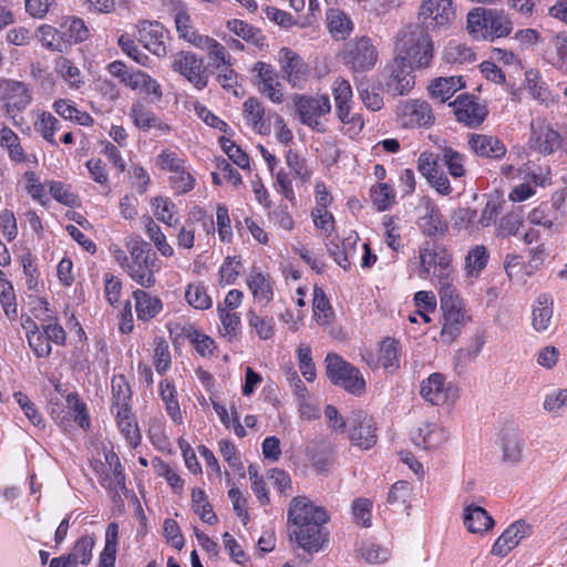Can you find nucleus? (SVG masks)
I'll return each instance as SVG.
<instances>
[{
    "label": "nucleus",
    "instance_id": "19",
    "mask_svg": "<svg viewBox=\"0 0 567 567\" xmlns=\"http://www.w3.org/2000/svg\"><path fill=\"white\" fill-rule=\"evenodd\" d=\"M532 146L542 154H551L560 147L561 138L557 131L545 123L532 125Z\"/></svg>",
    "mask_w": 567,
    "mask_h": 567
},
{
    "label": "nucleus",
    "instance_id": "47",
    "mask_svg": "<svg viewBox=\"0 0 567 567\" xmlns=\"http://www.w3.org/2000/svg\"><path fill=\"white\" fill-rule=\"evenodd\" d=\"M110 467L112 470V474H107L102 480V485L111 491H126L125 486V474L123 472L121 462L116 455H112L111 460L106 457Z\"/></svg>",
    "mask_w": 567,
    "mask_h": 567
},
{
    "label": "nucleus",
    "instance_id": "52",
    "mask_svg": "<svg viewBox=\"0 0 567 567\" xmlns=\"http://www.w3.org/2000/svg\"><path fill=\"white\" fill-rule=\"evenodd\" d=\"M39 33L40 40L44 47L59 52L66 50L61 28L58 30L51 25L44 24L39 28Z\"/></svg>",
    "mask_w": 567,
    "mask_h": 567
},
{
    "label": "nucleus",
    "instance_id": "25",
    "mask_svg": "<svg viewBox=\"0 0 567 567\" xmlns=\"http://www.w3.org/2000/svg\"><path fill=\"white\" fill-rule=\"evenodd\" d=\"M244 116L258 134H268L270 124L264 118L265 109L256 97H249L244 103Z\"/></svg>",
    "mask_w": 567,
    "mask_h": 567
},
{
    "label": "nucleus",
    "instance_id": "42",
    "mask_svg": "<svg viewBox=\"0 0 567 567\" xmlns=\"http://www.w3.org/2000/svg\"><path fill=\"white\" fill-rule=\"evenodd\" d=\"M153 206H155L154 215L158 220L169 227H176L179 224L177 207L171 198L161 196L155 197Z\"/></svg>",
    "mask_w": 567,
    "mask_h": 567
},
{
    "label": "nucleus",
    "instance_id": "30",
    "mask_svg": "<svg viewBox=\"0 0 567 567\" xmlns=\"http://www.w3.org/2000/svg\"><path fill=\"white\" fill-rule=\"evenodd\" d=\"M524 444V439L518 432L514 430L505 431L502 436L504 461L517 464L522 460Z\"/></svg>",
    "mask_w": 567,
    "mask_h": 567
},
{
    "label": "nucleus",
    "instance_id": "58",
    "mask_svg": "<svg viewBox=\"0 0 567 567\" xmlns=\"http://www.w3.org/2000/svg\"><path fill=\"white\" fill-rule=\"evenodd\" d=\"M312 306L315 316L318 317V321L327 323L328 319L332 315L331 305L324 291L317 286L313 289Z\"/></svg>",
    "mask_w": 567,
    "mask_h": 567
},
{
    "label": "nucleus",
    "instance_id": "14",
    "mask_svg": "<svg viewBox=\"0 0 567 567\" xmlns=\"http://www.w3.org/2000/svg\"><path fill=\"white\" fill-rule=\"evenodd\" d=\"M413 69H416L410 60L405 59L403 54H398L386 70L390 76L388 87L395 95L406 94L414 85V76L412 75Z\"/></svg>",
    "mask_w": 567,
    "mask_h": 567
},
{
    "label": "nucleus",
    "instance_id": "32",
    "mask_svg": "<svg viewBox=\"0 0 567 567\" xmlns=\"http://www.w3.org/2000/svg\"><path fill=\"white\" fill-rule=\"evenodd\" d=\"M131 116L133 117L134 124L144 131L150 128H157L162 132H169L171 127L163 121H161L152 111L146 110L141 104H134L131 110Z\"/></svg>",
    "mask_w": 567,
    "mask_h": 567
},
{
    "label": "nucleus",
    "instance_id": "4",
    "mask_svg": "<svg viewBox=\"0 0 567 567\" xmlns=\"http://www.w3.org/2000/svg\"><path fill=\"white\" fill-rule=\"evenodd\" d=\"M378 50L371 38L357 37L344 43L340 52L341 62L353 72H368L378 61Z\"/></svg>",
    "mask_w": 567,
    "mask_h": 567
},
{
    "label": "nucleus",
    "instance_id": "53",
    "mask_svg": "<svg viewBox=\"0 0 567 567\" xmlns=\"http://www.w3.org/2000/svg\"><path fill=\"white\" fill-rule=\"evenodd\" d=\"M146 234L163 256L171 257L174 255V249L166 241V237L161 227L150 217L147 218Z\"/></svg>",
    "mask_w": 567,
    "mask_h": 567
},
{
    "label": "nucleus",
    "instance_id": "13",
    "mask_svg": "<svg viewBox=\"0 0 567 567\" xmlns=\"http://www.w3.org/2000/svg\"><path fill=\"white\" fill-rule=\"evenodd\" d=\"M450 106L453 107L457 122L474 128L484 122L488 113L486 105L480 103L475 96L466 93L458 95L450 103Z\"/></svg>",
    "mask_w": 567,
    "mask_h": 567
},
{
    "label": "nucleus",
    "instance_id": "37",
    "mask_svg": "<svg viewBox=\"0 0 567 567\" xmlns=\"http://www.w3.org/2000/svg\"><path fill=\"white\" fill-rule=\"evenodd\" d=\"M553 52L549 62L558 70L567 73V32H559L551 37L549 42Z\"/></svg>",
    "mask_w": 567,
    "mask_h": 567
},
{
    "label": "nucleus",
    "instance_id": "50",
    "mask_svg": "<svg viewBox=\"0 0 567 567\" xmlns=\"http://www.w3.org/2000/svg\"><path fill=\"white\" fill-rule=\"evenodd\" d=\"M442 162L447 167L449 173L453 177H462L465 175L466 169L464 166L465 157L460 152L451 148L444 147L442 150Z\"/></svg>",
    "mask_w": 567,
    "mask_h": 567
},
{
    "label": "nucleus",
    "instance_id": "8",
    "mask_svg": "<svg viewBox=\"0 0 567 567\" xmlns=\"http://www.w3.org/2000/svg\"><path fill=\"white\" fill-rule=\"evenodd\" d=\"M452 281L447 286L440 285L441 310L443 311L444 324L441 331L442 337L453 341L460 333V323L464 313L461 309L458 296L454 293Z\"/></svg>",
    "mask_w": 567,
    "mask_h": 567
},
{
    "label": "nucleus",
    "instance_id": "39",
    "mask_svg": "<svg viewBox=\"0 0 567 567\" xmlns=\"http://www.w3.org/2000/svg\"><path fill=\"white\" fill-rule=\"evenodd\" d=\"M192 507L204 523L215 525L218 522V517L207 501L204 489L199 487H195L192 491Z\"/></svg>",
    "mask_w": 567,
    "mask_h": 567
},
{
    "label": "nucleus",
    "instance_id": "6",
    "mask_svg": "<svg viewBox=\"0 0 567 567\" xmlns=\"http://www.w3.org/2000/svg\"><path fill=\"white\" fill-rule=\"evenodd\" d=\"M420 277L427 278L432 275L437 278L439 285L445 286L452 281V255L444 246L426 244L420 249Z\"/></svg>",
    "mask_w": 567,
    "mask_h": 567
},
{
    "label": "nucleus",
    "instance_id": "16",
    "mask_svg": "<svg viewBox=\"0 0 567 567\" xmlns=\"http://www.w3.org/2000/svg\"><path fill=\"white\" fill-rule=\"evenodd\" d=\"M533 526L524 519L511 524L494 543L491 553L498 557H505L524 538L532 535Z\"/></svg>",
    "mask_w": 567,
    "mask_h": 567
},
{
    "label": "nucleus",
    "instance_id": "64",
    "mask_svg": "<svg viewBox=\"0 0 567 567\" xmlns=\"http://www.w3.org/2000/svg\"><path fill=\"white\" fill-rule=\"evenodd\" d=\"M399 343L390 338L382 342L380 349V360L385 369L399 368Z\"/></svg>",
    "mask_w": 567,
    "mask_h": 567
},
{
    "label": "nucleus",
    "instance_id": "63",
    "mask_svg": "<svg viewBox=\"0 0 567 567\" xmlns=\"http://www.w3.org/2000/svg\"><path fill=\"white\" fill-rule=\"evenodd\" d=\"M297 353L301 374L307 381L312 382L316 378V367L311 357V348L307 344H300Z\"/></svg>",
    "mask_w": 567,
    "mask_h": 567
},
{
    "label": "nucleus",
    "instance_id": "3",
    "mask_svg": "<svg viewBox=\"0 0 567 567\" xmlns=\"http://www.w3.org/2000/svg\"><path fill=\"white\" fill-rule=\"evenodd\" d=\"M128 251L131 261L127 264V275L144 288L153 287L156 281L154 272L159 269L156 252L144 240L131 241L128 244Z\"/></svg>",
    "mask_w": 567,
    "mask_h": 567
},
{
    "label": "nucleus",
    "instance_id": "5",
    "mask_svg": "<svg viewBox=\"0 0 567 567\" xmlns=\"http://www.w3.org/2000/svg\"><path fill=\"white\" fill-rule=\"evenodd\" d=\"M326 373L329 380L346 391L360 395L365 389V382L360 371L336 353L326 357Z\"/></svg>",
    "mask_w": 567,
    "mask_h": 567
},
{
    "label": "nucleus",
    "instance_id": "28",
    "mask_svg": "<svg viewBox=\"0 0 567 567\" xmlns=\"http://www.w3.org/2000/svg\"><path fill=\"white\" fill-rule=\"evenodd\" d=\"M217 312L221 323L219 333L228 342H233L238 338L241 331V319L236 311L223 308V305H217Z\"/></svg>",
    "mask_w": 567,
    "mask_h": 567
},
{
    "label": "nucleus",
    "instance_id": "60",
    "mask_svg": "<svg viewBox=\"0 0 567 567\" xmlns=\"http://www.w3.org/2000/svg\"><path fill=\"white\" fill-rule=\"evenodd\" d=\"M29 347L38 358H47L50 355L52 348L44 332L32 330L27 333Z\"/></svg>",
    "mask_w": 567,
    "mask_h": 567
},
{
    "label": "nucleus",
    "instance_id": "18",
    "mask_svg": "<svg viewBox=\"0 0 567 567\" xmlns=\"http://www.w3.org/2000/svg\"><path fill=\"white\" fill-rule=\"evenodd\" d=\"M401 117L405 127H425L434 122L430 104L422 100L406 101L402 107Z\"/></svg>",
    "mask_w": 567,
    "mask_h": 567
},
{
    "label": "nucleus",
    "instance_id": "21",
    "mask_svg": "<svg viewBox=\"0 0 567 567\" xmlns=\"http://www.w3.org/2000/svg\"><path fill=\"white\" fill-rule=\"evenodd\" d=\"M449 388L445 386V377L442 373H432L421 383V396L433 405H441L447 401Z\"/></svg>",
    "mask_w": 567,
    "mask_h": 567
},
{
    "label": "nucleus",
    "instance_id": "34",
    "mask_svg": "<svg viewBox=\"0 0 567 567\" xmlns=\"http://www.w3.org/2000/svg\"><path fill=\"white\" fill-rule=\"evenodd\" d=\"M94 545V537L84 535L74 543L71 551L64 555L70 556V560L73 563L74 567H78L79 565L86 566L92 559V550Z\"/></svg>",
    "mask_w": 567,
    "mask_h": 567
},
{
    "label": "nucleus",
    "instance_id": "20",
    "mask_svg": "<svg viewBox=\"0 0 567 567\" xmlns=\"http://www.w3.org/2000/svg\"><path fill=\"white\" fill-rule=\"evenodd\" d=\"M468 145L471 150L481 157L499 159L506 154L504 143L491 135L471 134Z\"/></svg>",
    "mask_w": 567,
    "mask_h": 567
},
{
    "label": "nucleus",
    "instance_id": "40",
    "mask_svg": "<svg viewBox=\"0 0 567 567\" xmlns=\"http://www.w3.org/2000/svg\"><path fill=\"white\" fill-rule=\"evenodd\" d=\"M118 537V525L110 523L105 533V546L100 555L99 567H114Z\"/></svg>",
    "mask_w": 567,
    "mask_h": 567
},
{
    "label": "nucleus",
    "instance_id": "49",
    "mask_svg": "<svg viewBox=\"0 0 567 567\" xmlns=\"http://www.w3.org/2000/svg\"><path fill=\"white\" fill-rule=\"evenodd\" d=\"M526 79V89L529 94L535 99L542 102H546L549 97V91L542 79L540 74L536 70H528L525 73Z\"/></svg>",
    "mask_w": 567,
    "mask_h": 567
},
{
    "label": "nucleus",
    "instance_id": "41",
    "mask_svg": "<svg viewBox=\"0 0 567 567\" xmlns=\"http://www.w3.org/2000/svg\"><path fill=\"white\" fill-rule=\"evenodd\" d=\"M128 86L133 90L141 89L144 93L154 95L157 100H159L163 94L161 84L141 70L132 71V76L128 78Z\"/></svg>",
    "mask_w": 567,
    "mask_h": 567
},
{
    "label": "nucleus",
    "instance_id": "15",
    "mask_svg": "<svg viewBox=\"0 0 567 567\" xmlns=\"http://www.w3.org/2000/svg\"><path fill=\"white\" fill-rule=\"evenodd\" d=\"M168 37L167 30L158 21L144 20L137 28V39L144 48L156 56H165L167 47L165 39Z\"/></svg>",
    "mask_w": 567,
    "mask_h": 567
},
{
    "label": "nucleus",
    "instance_id": "35",
    "mask_svg": "<svg viewBox=\"0 0 567 567\" xmlns=\"http://www.w3.org/2000/svg\"><path fill=\"white\" fill-rule=\"evenodd\" d=\"M421 227L429 237H442L447 230V225L436 206L427 207Z\"/></svg>",
    "mask_w": 567,
    "mask_h": 567
},
{
    "label": "nucleus",
    "instance_id": "7",
    "mask_svg": "<svg viewBox=\"0 0 567 567\" xmlns=\"http://www.w3.org/2000/svg\"><path fill=\"white\" fill-rule=\"evenodd\" d=\"M172 70L187 80L196 90L202 91L208 85L210 71L204 58L193 51L181 50L173 54Z\"/></svg>",
    "mask_w": 567,
    "mask_h": 567
},
{
    "label": "nucleus",
    "instance_id": "1",
    "mask_svg": "<svg viewBox=\"0 0 567 567\" xmlns=\"http://www.w3.org/2000/svg\"><path fill=\"white\" fill-rule=\"evenodd\" d=\"M329 520L327 511L315 505L305 496H297L288 508V524L292 527L290 538L295 537L299 547L308 553H317L327 540L323 525Z\"/></svg>",
    "mask_w": 567,
    "mask_h": 567
},
{
    "label": "nucleus",
    "instance_id": "23",
    "mask_svg": "<svg viewBox=\"0 0 567 567\" xmlns=\"http://www.w3.org/2000/svg\"><path fill=\"white\" fill-rule=\"evenodd\" d=\"M464 525L470 533H485L494 526V519L483 507L468 505L464 513Z\"/></svg>",
    "mask_w": 567,
    "mask_h": 567
},
{
    "label": "nucleus",
    "instance_id": "61",
    "mask_svg": "<svg viewBox=\"0 0 567 567\" xmlns=\"http://www.w3.org/2000/svg\"><path fill=\"white\" fill-rule=\"evenodd\" d=\"M219 143L229 159H231L237 166L244 169L249 167V156L238 145H236L235 142L223 136L219 138Z\"/></svg>",
    "mask_w": 567,
    "mask_h": 567
},
{
    "label": "nucleus",
    "instance_id": "9",
    "mask_svg": "<svg viewBox=\"0 0 567 567\" xmlns=\"http://www.w3.org/2000/svg\"><path fill=\"white\" fill-rule=\"evenodd\" d=\"M349 439L361 450H369L378 442L374 420L367 412L353 411L348 417Z\"/></svg>",
    "mask_w": 567,
    "mask_h": 567
},
{
    "label": "nucleus",
    "instance_id": "11",
    "mask_svg": "<svg viewBox=\"0 0 567 567\" xmlns=\"http://www.w3.org/2000/svg\"><path fill=\"white\" fill-rule=\"evenodd\" d=\"M32 92L24 82L1 79L0 102H4L7 114L25 110L32 102Z\"/></svg>",
    "mask_w": 567,
    "mask_h": 567
},
{
    "label": "nucleus",
    "instance_id": "10",
    "mask_svg": "<svg viewBox=\"0 0 567 567\" xmlns=\"http://www.w3.org/2000/svg\"><path fill=\"white\" fill-rule=\"evenodd\" d=\"M425 30L445 28L455 17L452 0H423L420 12Z\"/></svg>",
    "mask_w": 567,
    "mask_h": 567
},
{
    "label": "nucleus",
    "instance_id": "24",
    "mask_svg": "<svg viewBox=\"0 0 567 567\" xmlns=\"http://www.w3.org/2000/svg\"><path fill=\"white\" fill-rule=\"evenodd\" d=\"M135 300V310L137 318L143 321H148L154 318L162 310V301L157 297L151 296L148 292L136 289L133 292Z\"/></svg>",
    "mask_w": 567,
    "mask_h": 567
},
{
    "label": "nucleus",
    "instance_id": "36",
    "mask_svg": "<svg viewBox=\"0 0 567 567\" xmlns=\"http://www.w3.org/2000/svg\"><path fill=\"white\" fill-rule=\"evenodd\" d=\"M227 29L246 42L252 43L257 47L264 45L265 37L261 31L243 20H229L227 22Z\"/></svg>",
    "mask_w": 567,
    "mask_h": 567
},
{
    "label": "nucleus",
    "instance_id": "59",
    "mask_svg": "<svg viewBox=\"0 0 567 567\" xmlns=\"http://www.w3.org/2000/svg\"><path fill=\"white\" fill-rule=\"evenodd\" d=\"M171 187L177 195L190 192L195 186V178L184 167L173 173L169 177Z\"/></svg>",
    "mask_w": 567,
    "mask_h": 567
},
{
    "label": "nucleus",
    "instance_id": "55",
    "mask_svg": "<svg viewBox=\"0 0 567 567\" xmlns=\"http://www.w3.org/2000/svg\"><path fill=\"white\" fill-rule=\"evenodd\" d=\"M332 451L329 446H312L308 449V456L318 473L327 472L331 465Z\"/></svg>",
    "mask_w": 567,
    "mask_h": 567
},
{
    "label": "nucleus",
    "instance_id": "45",
    "mask_svg": "<svg viewBox=\"0 0 567 567\" xmlns=\"http://www.w3.org/2000/svg\"><path fill=\"white\" fill-rule=\"evenodd\" d=\"M34 126L35 131L39 132L48 143L54 147L58 146L54 134L62 128V124L56 117L49 112H43Z\"/></svg>",
    "mask_w": 567,
    "mask_h": 567
},
{
    "label": "nucleus",
    "instance_id": "17",
    "mask_svg": "<svg viewBox=\"0 0 567 567\" xmlns=\"http://www.w3.org/2000/svg\"><path fill=\"white\" fill-rule=\"evenodd\" d=\"M279 63L282 78L293 87H301L308 76V65L289 48L279 51Z\"/></svg>",
    "mask_w": 567,
    "mask_h": 567
},
{
    "label": "nucleus",
    "instance_id": "2",
    "mask_svg": "<svg viewBox=\"0 0 567 567\" xmlns=\"http://www.w3.org/2000/svg\"><path fill=\"white\" fill-rule=\"evenodd\" d=\"M396 50L416 69L427 68L433 59L434 47L429 31L419 24H409L398 34Z\"/></svg>",
    "mask_w": 567,
    "mask_h": 567
},
{
    "label": "nucleus",
    "instance_id": "44",
    "mask_svg": "<svg viewBox=\"0 0 567 567\" xmlns=\"http://www.w3.org/2000/svg\"><path fill=\"white\" fill-rule=\"evenodd\" d=\"M373 205L379 212L390 209L395 204V192L388 183H378L371 189Z\"/></svg>",
    "mask_w": 567,
    "mask_h": 567
},
{
    "label": "nucleus",
    "instance_id": "51",
    "mask_svg": "<svg viewBox=\"0 0 567 567\" xmlns=\"http://www.w3.org/2000/svg\"><path fill=\"white\" fill-rule=\"evenodd\" d=\"M185 298L196 309L205 310L212 307V298L202 284H190L186 289Z\"/></svg>",
    "mask_w": 567,
    "mask_h": 567
},
{
    "label": "nucleus",
    "instance_id": "12",
    "mask_svg": "<svg viewBox=\"0 0 567 567\" xmlns=\"http://www.w3.org/2000/svg\"><path fill=\"white\" fill-rule=\"evenodd\" d=\"M295 105L301 123L317 131H320L318 117L328 114L331 110L327 95H299L296 97Z\"/></svg>",
    "mask_w": 567,
    "mask_h": 567
},
{
    "label": "nucleus",
    "instance_id": "29",
    "mask_svg": "<svg viewBox=\"0 0 567 567\" xmlns=\"http://www.w3.org/2000/svg\"><path fill=\"white\" fill-rule=\"evenodd\" d=\"M489 40L507 37L513 30V22L504 10L487 9Z\"/></svg>",
    "mask_w": 567,
    "mask_h": 567
},
{
    "label": "nucleus",
    "instance_id": "27",
    "mask_svg": "<svg viewBox=\"0 0 567 567\" xmlns=\"http://www.w3.org/2000/svg\"><path fill=\"white\" fill-rule=\"evenodd\" d=\"M533 328L538 331L548 329L553 317V298L549 295H540L533 306Z\"/></svg>",
    "mask_w": 567,
    "mask_h": 567
},
{
    "label": "nucleus",
    "instance_id": "33",
    "mask_svg": "<svg viewBox=\"0 0 567 567\" xmlns=\"http://www.w3.org/2000/svg\"><path fill=\"white\" fill-rule=\"evenodd\" d=\"M247 285L251 290L254 299L258 302L268 303L272 298V288L268 277L260 271L252 269L247 278Z\"/></svg>",
    "mask_w": 567,
    "mask_h": 567
},
{
    "label": "nucleus",
    "instance_id": "22",
    "mask_svg": "<svg viewBox=\"0 0 567 567\" xmlns=\"http://www.w3.org/2000/svg\"><path fill=\"white\" fill-rule=\"evenodd\" d=\"M446 440L447 435L445 431L435 423H424L412 432L413 443L424 450H434L441 446Z\"/></svg>",
    "mask_w": 567,
    "mask_h": 567
},
{
    "label": "nucleus",
    "instance_id": "43",
    "mask_svg": "<svg viewBox=\"0 0 567 567\" xmlns=\"http://www.w3.org/2000/svg\"><path fill=\"white\" fill-rule=\"evenodd\" d=\"M489 258L488 250L483 245L473 247L465 257L466 274L472 277H478L486 267Z\"/></svg>",
    "mask_w": 567,
    "mask_h": 567
},
{
    "label": "nucleus",
    "instance_id": "48",
    "mask_svg": "<svg viewBox=\"0 0 567 567\" xmlns=\"http://www.w3.org/2000/svg\"><path fill=\"white\" fill-rule=\"evenodd\" d=\"M0 146L8 148L12 161L23 162L24 153L20 145L19 136L9 127L3 126L0 131Z\"/></svg>",
    "mask_w": 567,
    "mask_h": 567
},
{
    "label": "nucleus",
    "instance_id": "46",
    "mask_svg": "<svg viewBox=\"0 0 567 567\" xmlns=\"http://www.w3.org/2000/svg\"><path fill=\"white\" fill-rule=\"evenodd\" d=\"M161 396L165 403L166 412L175 423L182 422V413L176 399L175 386L168 381H162L159 384Z\"/></svg>",
    "mask_w": 567,
    "mask_h": 567
},
{
    "label": "nucleus",
    "instance_id": "62",
    "mask_svg": "<svg viewBox=\"0 0 567 567\" xmlns=\"http://www.w3.org/2000/svg\"><path fill=\"white\" fill-rule=\"evenodd\" d=\"M252 71L257 74L259 91H261V87L270 89V85H278V75L271 64L258 61L255 63Z\"/></svg>",
    "mask_w": 567,
    "mask_h": 567
},
{
    "label": "nucleus",
    "instance_id": "26",
    "mask_svg": "<svg viewBox=\"0 0 567 567\" xmlns=\"http://www.w3.org/2000/svg\"><path fill=\"white\" fill-rule=\"evenodd\" d=\"M464 85L462 76L439 78L429 86V92L433 99L444 103Z\"/></svg>",
    "mask_w": 567,
    "mask_h": 567
},
{
    "label": "nucleus",
    "instance_id": "38",
    "mask_svg": "<svg viewBox=\"0 0 567 567\" xmlns=\"http://www.w3.org/2000/svg\"><path fill=\"white\" fill-rule=\"evenodd\" d=\"M487 9L475 8L467 14V30L476 40H489Z\"/></svg>",
    "mask_w": 567,
    "mask_h": 567
},
{
    "label": "nucleus",
    "instance_id": "31",
    "mask_svg": "<svg viewBox=\"0 0 567 567\" xmlns=\"http://www.w3.org/2000/svg\"><path fill=\"white\" fill-rule=\"evenodd\" d=\"M60 28L66 49L89 38V29L82 19L75 17L66 18Z\"/></svg>",
    "mask_w": 567,
    "mask_h": 567
},
{
    "label": "nucleus",
    "instance_id": "54",
    "mask_svg": "<svg viewBox=\"0 0 567 567\" xmlns=\"http://www.w3.org/2000/svg\"><path fill=\"white\" fill-rule=\"evenodd\" d=\"M328 20L329 30L333 37L341 35L344 38L352 31V21L339 10H332L328 16Z\"/></svg>",
    "mask_w": 567,
    "mask_h": 567
},
{
    "label": "nucleus",
    "instance_id": "56",
    "mask_svg": "<svg viewBox=\"0 0 567 567\" xmlns=\"http://www.w3.org/2000/svg\"><path fill=\"white\" fill-rule=\"evenodd\" d=\"M474 53L461 43L451 41L443 53V58L447 63L463 64L473 59Z\"/></svg>",
    "mask_w": 567,
    "mask_h": 567
},
{
    "label": "nucleus",
    "instance_id": "57",
    "mask_svg": "<svg viewBox=\"0 0 567 567\" xmlns=\"http://www.w3.org/2000/svg\"><path fill=\"white\" fill-rule=\"evenodd\" d=\"M411 491L412 486L409 482L398 481L388 494V503L396 507H404L410 501Z\"/></svg>",
    "mask_w": 567,
    "mask_h": 567
}]
</instances>
